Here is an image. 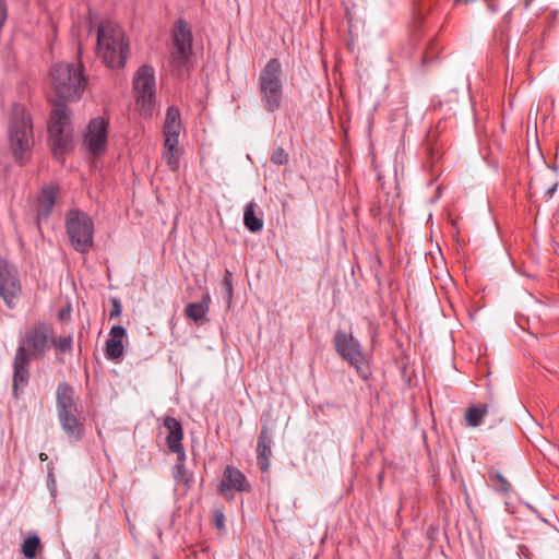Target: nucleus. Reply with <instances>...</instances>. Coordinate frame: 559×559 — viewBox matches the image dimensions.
Instances as JSON below:
<instances>
[{"label": "nucleus", "instance_id": "1", "mask_svg": "<svg viewBox=\"0 0 559 559\" xmlns=\"http://www.w3.org/2000/svg\"><path fill=\"white\" fill-rule=\"evenodd\" d=\"M8 141L14 160L24 165L34 144L33 119L21 104H13L8 119Z\"/></svg>", "mask_w": 559, "mask_h": 559}, {"label": "nucleus", "instance_id": "2", "mask_svg": "<svg viewBox=\"0 0 559 559\" xmlns=\"http://www.w3.org/2000/svg\"><path fill=\"white\" fill-rule=\"evenodd\" d=\"M129 53V41L122 27L106 21L97 31V55L110 69L126 66Z\"/></svg>", "mask_w": 559, "mask_h": 559}, {"label": "nucleus", "instance_id": "3", "mask_svg": "<svg viewBox=\"0 0 559 559\" xmlns=\"http://www.w3.org/2000/svg\"><path fill=\"white\" fill-rule=\"evenodd\" d=\"M87 78L81 62L75 66L58 62L51 67L50 83L60 100L80 99L87 86Z\"/></svg>", "mask_w": 559, "mask_h": 559}, {"label": "nucleus", "instance_id": "4", "mask_svg": "<svg viewBox=\"0 0 559 559\" xmlns=\"http://www.w3.org/2000/svg\"><path fill=\"white\" fill-rule=\"evenodd\" d=\"M283 69L277 58H271L259 73L258 87L263 107L269 112L281 109L284 99Z\"/></svg>", "mask_w": 559, "mask_h": 559}, {"label": "nucleus", "instance_id": "5", "mask_svg": "<svg viewBox=\"0 0 559 559\" xmlns=\"http://www.w3.org/2000/svg\"><path fill=\"white\" fill-rule=\"evenodd\" d=\"M192 29L185 19H178L171 29V47L169 50L170 71L183 76L191 66Z\"/></svg>", "mask_w": 559, "mask_h": 559}, {"label": "nucleus", "instance_id": "6", "mask_svg": "<svg viewBox=\"0 0 559 559\" xmlns=\"http://www.w3.org/2000/svg\"><path fill=\"white\" fill-rule=\"evenodd\" d=\"M66 231L75 251L87 253L94 243V222L84 212L70 210L66 215Z\"/></svg>", "mask_w": 559, "mask_h": 559}, {"label": "nucleus", "instance_id": "7", "mask_svg": "<svg viewBox=\"0 0 559 559\" xmlns=\"http://www.w3.org/2000/svg\"><path fill=\"white\" fill-rule=\"evenodd\" d=\"M334 346L337 354L356 369L362 380H367L370 377L369 364L359 342L353 335L344 331H337L334 336Z\"/></svg>", "mask_w": 559, "mask_h": 559}, {"label": "nucleus", "instance_id": "8", "mask_svg": "<svg viewBox=\"0 0 559 559\" xmlns=\"http://www.w3.org/2000/svg\"><path fill=\"white\" fill-rule=\"evenodd\" d=\"M136 107L142 116H151L155 106V71L144 64L138 69L133 79Z\"/></svg>", "mask_w": 559, "mask_h": 559}, {"label": "nucleus", "instance_id": "9", "mask_svg": "<svg viewBox=\"0 0 559 559\" xmlns=\"http://www.w3.org/2000/svg\"><path fill=\"white\" fill-rule=\"evenodd\" d=\"M163 426L167 430L166 443L170 452L177 455V463L173 468V477L177 483L188 481L186 477V452L182 444L183 429L181 423L173 416H166Z\"/></svg>", "mask_w": 559, "mask_h": 559}, {"label": "nucleus", "instance_id": "10", "mask_svg": "<svg viewBox=\"0 0 559 559\" xmlns=\"http://www.w3.org/2000/svg\"><path fill=\"white\" fill-rule=\"evenodd\" d=\"M53 336V329L45 323L37 322L31 325L19 346H24L31 359H40L50 348Z\"/></svg>", "mask_w": 559, "mask_h": 559}, {"label": "nucleus", "instance_id": "11", "mask_svg": "<svg viewBox=\"0 0 559 559\" xmlns=\"http://www.w3.org/2000/svg\"><path fill=\"white\" fill-rule=\"evenodd\" d=\"M109 119L95 117L83 133V146L94 157L105 154L108 142Z\"/></svg>", "mask_w": 559, "mask_h": 559}, {"label": "nucleus", "instance_id": "12", "mask_svg": "<svg viewBox=\"0 0 559 559\" xmlns=\"http://www.w3.org/2000/svg\"><path fill=\"white\" fill-rule=\"evenodd\" d=\"M216 490L217 493L223 496L226 500H231L234 498V491L249 492L251 486L239 468L227 465Z\"/></svg>", "mask_w": 559, "mask_h": 559}, {"label": "nucleus", "instance_id": "13", "mask_svg": "<svg viewBox=\"0 0 559 559\" xmlns=\"http://www.w3.org/2000/svg\"><path fill=\"white\" fill-rule=\"evenodd\" d=\"M21 292L17 270L8 260H0V296L9 308L14 307V298Z\"/></svg>", "mask_w": 559, "mask_h": 559}, {"label": "nucleus", "instance_id": "14", "mask_svg": "<svg viewBox=\"0 0 559 559\" xmlns=\"http://www.w3.org/2000/svg\"><path fill=\"white\" fill-rule=\"evenodd\" d=\"M31 360L25 347L19 346L13 359L12 394L15 399H19L28 385Z\"/></svg>", "mask_w": 559, "mask_h": 559}, {"label": "nucleus", "instance_id": "15", "mask_svg": "<svg viewBox=\"0 0 559 559\" xmlns=\"http://www.w3.org/2000/svg\"><path fill=\"white\" fill-rule=\"evenodd\" d=\"M59 194V187L56 185H49L44 187L37 197V221L46 219L51 214L56 204V199Z\"/></svg>", "mask_w": 559, "mask_h": 559}, {"label": "nucleus", "instance_id": "16", "mask_svg": "<svg viewBox=\"0 0 559 559\" xmlns=\"http://www.w3.org/2000/svg\"><path fill=\"white\" fill-rule=\"evenodd\" d=\"M272 436L267 427L263 426L257 443V461L261 472L265 473L270 467L272 456Z\"/></svg>", "mask_w": 559, "mask_h": 559}, {"label": "nucleus", "instance_id": "17", "mask_svg": "<svg viewBox=\"0 0 559 559\" xmlns=\"http://www.w3.org/2000/svg\"><path fill=\"white\" fill-rule=\"evenodd\" d=\"M56 404L58 415L79 412L74 396V390L66 382L59 383L56 392Z\"/></svg>", "mask_w": 559, "mask_h": 559}, {"label": "nucleus", "instance_id": "18", "mask_svg": "<svg viewBox=\"0 0 559 559\" xmlns=\"http://www.w3.org/2000/svg\"><path fill=\"white\" fill-rule=\"evenodd\" d=\"M126 336V329L115 325L110 329L106 341V357L111 360L119 359L123 355L122 338Z\"/></svg>", "mask_w": 559, "mask_h": 559}, {"label": "nucleus", "instance_id": "19", "mask_svg": "<svg viewBox=\"0 0 559 559\" xmlns=\"http://www.w3.org/2000/svg\"><path fill=\"white\" fill-rule=\"evenodd\" d=\"M182 154L179 140L164 139L162 158L171 171H178Z\"/></svg>", "mask_w": 559, "mask_h": 559}, {"label": "nucleus", "instance_id": "20", "mask_svg": "<svg viewBox=\"0 0 559 559\" xmlns=\"http://www.w3.org/2000/svg\"><path fill=\"white\" fill-rule=\"evenodd\" d=\"M181 129L182 123L179 109L175 106L168 107L163 127L164 139L179 140Z\"/></svg>", "mask_w": 559, "mask_h": 559}, {"label": "nucleus", "instance_id": "21", "mask_svg": "<svg viewBox=\"0 0 559 559\" xmlns=\"http://www.w3.org/2000/svg\"><path fill=\"white\" fill-rule=\"evenodd\" d=\"M78 414L79 412H71L58 415L62 429L74 441L81 440L84 432V426L78 418Z\"/></svg>", "mask_w": 559, "mask_h": 559}, {"label": "nucleus", "instance_id": "22", "mask_svg": "<svg viewBox=\"0 0 559 559\" xmlns=\"http://www.w3.org/2000/svg\"><path fill=\"white\" fill-rule=\"evenodd\" d=\"M69 121L70 119L67 106L64 104H57L50 114L48 134H58L59 132H64Z\"/></svg>", "mask_w": 559, "mask_h": 559}, {"label": "nucleus", "instance_id": "23", "mask_svg": "<svg viewBox=\"0 0 559 559\" xmlns=\"http://www.w3.org/2000/svg\"><path fill=\"white\" fill-rule=\"evenodd\" d=\"M211 304V296L209 292H205L200 302L188 304L185 313L187 318L194 322H200L205 319Z\"/></svg>", "mask_w": 559, "mask_h": 559}, {"label": "nucleus", "instance_id": "24", "mask_svg": "<svg viewBox=\"0 0 559 559\" xmlns=\"http://www.w3.org/2000/svg\"><path fill=\"white\" fill-rule=\"evenodd\" d=\"M255 207L254 202H249L243 211V224L252 233H258L263 228V221L255 214Z\"/></svg>", "mask_w": 559, "mask_h": 559}, {"label": "nucleus", "instance_id": "25", "mask_svg": "<svg viewBox=\"0 0 559 559\" xmlns=\"http://www.w3.org/2000/svg\"><path fill=\"white\" fill-rule=\"evenodd\" d=\"M71 138L67 132H59L58 134H49V143L55 157L61 158L68 150Z\"/></svg>", "mask_w": 559, "mask_h": 559}, {"label": "nucleus", "instance_id": "26", "mask_svg": "<svg viewBox=\"0 0 559 559\" xmlns=\"http://www.w3.org/2000/svg\"><path fill=\"white\" fill-rule=\"evenodd\" d=\"M488 407L486 404H473L465 413V420L467 426L477 427L481 424L483 418L487 415Z\"/></svg>", "mask_w": 559, "mask_h": 559}, {"label": "nucleus", "instance_id": "27", "mask_svg": "<svg viewBox=\"0 0 559 559\" xmlns=\"http://www.w3.org/2000/svg\"><path fill=\"white\" fill-rule=\"evenodd\" d=\"M488 480L502 495H509L512 490L510 481L499 471L488 473Z\"/></svg>", "mask_w": 559, "mask_h": 559}, {"label": "nucleus", "instance_id": "28", "mask_svg": "<svg viewBox=\"0 0 559 559\" xmlns=\"http://www.w3.org/2000/svg\"><path fill=\"white\" fill-rule=\"evenodd\" d=\"M41 547L40 539L37 535L28 536L22 544V554L27 559H34L38 549Z\"/></svg>", "mask_w": 559, "mask_h": 559}, {"label": "nucleus", "instance_id": "29", "mask_svg": "<svg viewBox=\"0 0 559 559\" xmlns=\"http://www.w3.org/2000/svg\"><path fill=\"white\" fill-rule=\"evenodd\" d=\"M73 345V338L71 335L67 336H59L58 338H55L52 336V341L50 343V347L53 346L58 350V353H67L72 349Z\"/></svg>", "mask_w": 559, "mask_h": 559}, {"label": "nucleus", "instance_id": "30", "mask_svg": "<svg viewBox=\"0 0 559 559\" xmlns=\"http://www.w3.org/2000/svg\"><path fill=\"white\" fill-rule=\"evenodd\" d=\"M223 286L226 290L228 304H230V301L233 299V294H234V286H233V273L229 270H225L224 278H223Z\"/></svg>", "mask_w": 559, "mask_h": 559}, {"label": "nucleus", "instance_id": "31", "mask_svg": "<svg viewBox=\"0 0 559 559\" xmlns=\"http://www.w3.org/2000/svg\"><path fill=\"white\" fill-rule=\"evenodd\" d=\"M271 162L275 165H285L288 162V154L282 147H277L271 155Z\"/></svg>", "mask_w": 559, "mask_h": 559}, {"label": "nucleus", "instance_id": "32", "mask_svg": "<svg viewBox=\"0 0 559 559\" xmlns=\"http://www.w3.org/2000/svg\"><path fill=\"white\" fill-rule=\"evenodd\" d=\"M111 304H112V308L110 310L109 318L114 319L121 314L122 307H121L120 301L117 298H112Z\"/></svg>", "mask_w": 559, "mask_h": 559}, {"label": "nucleus", "instance_id": "33", "mask_svg": "<svg viewBox=\"0 0 559 559\" xmlns=\"http://www.w3.org/2000/svg\"><path fill=\"white\" fill-rule=\"evenodd\" d=\"M8 17V9L5 0H0V29L4 26Z\"/></svg>", "mask_w": 559, "mask_h": 559}, {"label": "nucleus", "instance_id": "34", "mask_svg": "<svg viewBox=\"0 0 559 559\" xmlns=\"http://www.w3.org/2000/svg\"><path fill=\"white\" fill-rule=\"evenodd\" d=\"M216 525L218 528H222L224 526V514L223 513H218L216 515Z\"/></svg>", "mask_w": 559, "mask_h": 559}, {"label": "nucleus", "instance_id": "35", "mask_svg": "<svg viewBox=\"0 0 559 559\" xmlns=\"http://www.w3.org/2000/svg\"><path fill=\"white\" fill-rule=\"evenodd\" d=\"M431 58L428 56V53H426L424 57H423V63H427L428 61H430Z\"/></svg>", "mask_w": 559, "mask_h": 559}, {"label": "nucleus", "instance_id": "36", "mask_svg": "<svg viewBox=\"0 0 559 559\" xmlns=\"http://www.w3.org/2000/svg\"><path fill=\"white\" fill-rule=\"evenodd\" d=\"M39 459H40L41 462L47 461L48 455L46 453H40L39 454Z\"/></svg>", "mask_w": 559, "mask_h": 559}]
</instances>
